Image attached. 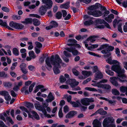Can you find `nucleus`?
I'll return each mask as SVG.
<instances>
[{"mask_svg": "<svg viewBox=\"0 0 127 127\" xmlns=\"http://www.w3.org/2000/svg\"><path fill=\"white\" fill-rule=\"evenodd\" d=\"M32 113L33 115V116L30 113V112L28 113L29 117L32 119L33 118V117L37 120H39L40 119V118L36 112L33 111H32Z\"/></svg>", "mask_w": 127, "mask_h": 127, "instance_id": "f8f14e48", "label": "nucleus"}, {"mask_svg": "<svg viewBox=\"0 0 127 127\" xmlns=\"http://www.w3.org/2000/svg\"><path fill=\"white\" fill-rule=\"evenodd\" d=\"M93 127H101V123L97 119H95L93 122Z\"/></svg>", "mask_w": 127, "mask_h": 127, "instance_id": "ddd939ff", "label": "nucleus"}, {"mask_svg": "<svg viewBox=\"0 0 127 127\" xmlns=\"http://www.w3.org/2000/svg\"><path fill=\"white\" fill-rule=\"evenodd\" d=\"M87 14L95 17H99L102 15V12L99 10H94L93 11H89L88 12Z\"/></svg>", "mask_w": 127, "mask_h": 127, "instance_id": "0eeeda50", "label": "nucleus"}, {"mask_svg": "<svg viewBox=\"0 0 127 127\" xmlns=\"http://www.w3.org/2000/svg\"><path fill=\"white\" fill-rule=\"evenodd\" d=\"M44 88V87L43 85H38L35 87V89L33 91V93H36L39 91V89Z\"/></svg>", "mask_w": 127, "mask_h": 127, "instance_id": "aec40b11", "label": "nucleus"}, {"mask_svg": "<svg viewBox=\"0 0 127 127\" xmlns=\"http://www.w3.org/2000/svg\"><path fill=\"white\" fill-rule=\"evenodd\" d=\"M71 80L72 82H74V83H75V85L76 86H77L79 84V82L78 81H76V80L74 79H70L69 80H67L66 82H67L68 81H70V80Z\"/></svg>", "mask_w": 127, "mask_h": 127, "instance_id": "c03bdc74", "label": "nucleus"}, {"mask_svg": "<svg viewBox=\"0 0 127 127\" xmlns=\"http://www.w3.org/2000/svg\"><path fill=\"white\" fill-rule=\"evenodd\" d=\"M4 86L6 87L10 88L12 86V84L10 82H5L4 84Z\"/></svg>", "mask_w": 127, "mask_h": 127, "instance_id": "864d4df0", "label": "nucleus"}, {"mask_svg": "<svg viewBox=\"0 0 127 127\" xmlns=\"http://www.w3.org/2000/svg\"><path fill=\"white\" fill-rule=\"evenodd\" d=\"M115 53L117 54V56L118 57H119L121 56L120 55V52L119 49L118 48H117L115 49Z\"/></svg>", "mask_w": 127, "mask_h": 127, "instance_id": "de8ad7c7", "label": "nucleus"}, {"mask_svg": "<svg viewBox=\"0 0 127 127\" xmlns=\"http://www.w3.org/2000/svg\"><path fill=\"white\" fill-rule=\"evenodd\" d=\"M103 75L101 72L100 71H98L96 72L95 75L94 80L97 81L98 79H101L103 78Z\"/></svg>", "mask_w": 127, "mask_h": 127, "instance_id": "9b49d317", "label": "nucleus"}, {"mask_svg": "<svg viewBox=\"0 0 127 127\" xmlns=\"http://www.w3.org/2000/svg\"><path fill=\"white\" fill-rule=\"evenodd\" d=\"M73 50L72 51L71 53L74 56H77L78 53V51L76 49L75 47H73Z\"/></svg>", "mask_w": 127, "mask_h": 127, "instance_id": "a19ab883", "label": "nucleus"}, {"mask_svg": "<svg viewBox=\"0 0 127 127\" xmlns=\"http://www.w3.org/2000/svg\"><path fill=\"white\" fill-rule=\"evenodd\" d=\"M96 24L95 25V28L102 29L105 27L107 28L111 29L109 24L103 19H98L95 20Z\"/></svg>", "mask_w": 127, "mask_h": 127, "instance_id": "20e7f679", "label": "nucleus"}, {"mask_svg": "<svg viewBox=\"0 0 127 127\" xmlns=\"http://www.w3.org/2000/svg\"><path fill=\"white\" fill-rule=\"evenodd\" d=\"M88 53H89V54L91 55H92L95 57H100L99 56V55L90 52V51H88Z\"/></svg>", "mask_w": 127, "mask_h": 127, "instance_id": "8fccbe9b", "label": "nucleus"}, {"mask_svg": "<svg viewBox=\"0 0 127 127\" xmlns=\"http://www.w3.org/2000/svg\"><path fill=\"white\" fill-rule=\"evenodd\" d=\"M120 91L123 93H124L127 90V87L122 86L120 88Z\"/></svg>", "mask_w": 127, "mask_h": 127, "instance_id": "ea45409f", "label": "nucleus"}, {"mask_svg": "<svg viewBox=\"0 0 127 127\" xmlns=\"http://www.w3.org/2000/svg\"><path fill=\"white\" fill-rule=\"evenodd\" d=\"M95 9H97L100 7L101 4L98 3H96L95 5H93Z\"/></svg>", "mask_w": 127, "mask_h": 127, "instance_id": "09e8293b", "label": "nucleus"}, {"mask_svg": "<svg viewBox=\"0 0 127 127\" xmlns=\"http://www.w3.org/2000/svg\"><path fill=\"white\" fill-rule=\"evenodd\" d=\"M93 23V21L91 19H90L88 20L85 21L84 24L85 26H89L92 25Z\"/></svg>", "mask_w": 127, "mask_h": 127, "instance_id": "4be33fe9", "label": "nucleus"}, {"mask_svg": "<svg viewBox=\"0 0 127 127\" xmlns=\"http://www.w3.org/2000/svg\"><path fill=\"white\" fill-rule=\"evenodd\" d=\"M122 23H120L119 24L118 26V31L122 33H123L122 28Z\"/></svg>", "mask_w": 127, "mask_h": 127, "instance_id": "79ce46f5", "label": "nucleus"}, {"mask_svg": "<svg viewBox=\"0 0 127 127\" xmlns=\"http://www.w3.org/2000/svg\"><path fill=\"white\" fill-rule=\"evenodd\" d=\"M25 20V21H22L21 23L23 24L25 23L27 24L32 23V22L33 19L30 18H26Z\"/></svg>", "mask_w": 127, "mask_h": 127, "instance_id": "f3484780", "label": "nucleus"}, {"mask_svg": "<svg viewBox=\"0 0 127 127\" xmlns=\"http://www.w3.org/2000/svg\"><path fill=\"white\" fill-rule=\"evenodd\" d=\"M42 2L45 4V5L41 6L39 10V13L41 16L44 15L47 9H50L52 5L53 2L51 0H42Z\"/></svg>", "mask_w": 127, "mask_h": 127, "instance_id": "f03ea898", "label": "nucleus"}, {"mask_svg": "<svg viewBox=\"0 0 127 127\" xmlns=\"http://www.w3.org/2000/svg\"><path fill=\"white\" fill-rule=\"evenodd\" d=\"M56 17L58 19H61L62 17V13L60 11L56 13Z\"/></svg>", "mask_w": 127, "mask_h": 127, "instance_id": "2f4dec72", "label": "nucleus"}, {"mask_svg": "<svg viewBox=\"0 0 127 127\" xmlns=\"http://www.w3.org/2000/svg\"><path fill=\"white\" fill-rule=\"evenodd\" d=\"M67 45L69 46H74L75 47L78 48H81L80 45L79 44L76 43H68Z\"/></svg>", "mask_w": 127, "mask_h": 127, "instance_id": "cd10ccee", "label": "nucleus"}, {"mask_svg": "<svg viewBox=\"0 0 127 127\" xmlns=\"http://www.w3.org/2000/svg\"><path fill=\"white\" fill-rule=\"evenodd\" d=\"M58 115L59 117L60 118H62L63 115V114L62 112V110L60 109L58 113Z\"/></svg>", "mask_w": 127, "mask_h": 127, "instance_id": "0e129e2a", "label": "nucleus"}, {"mask_svg": "<svg viewBox=\"0 0 127 127\" xmlns=\"http://www.w3.org/2000/svg\"><path fill=\"white\" fill-rule=\"evenodd\" d=\"M77 114L76 111L72 110L69 112L66 115L65 117L67 119H70L74 117Z\"/></svg>", "mask_w": 127, "mask_h": 127, "instance_id": "9d476101", "label": "nucleus"}, {"mask_svg": "<svg viewBox=\"0 0 127 127\" xmlns=\"http://www.w3.org/2000/svg\"><path fill=\"white\" fill-rule=\"evenodd\" d=\"M101 53L103 54H106L109 53H111L109 50L107 48L105 50H103L101 51Z\"/></svg>", "mask_w": 127, "mask_h": 127, "instance_id": "6e6d98bb", "label": "nucleus"}, {"mask_svg": "<svg viewBox=\"0 0 127 127\" xmlns=\"http://www.w3.org/2000/svg\"><path fill=\"white\" fill-rule=\"evenodd\" d=\"M51 23L53 25L52 26L53 28H57L59 26L58 24L55 21H52L51 22Z\"/></svg>", "mask_w": 127, "mask_h": 127, "instance_id": "4c0bfd02", "label": "nucleus"}, {"mask_svg": "<svg viewBox=\"0 0 127 127\" xmlns=\"http://www.w3.org/2000/svg\"><path fill=\"white\" fill-rule=\"evenodd\" d=\"M111 69L112 70L116 72L118 74V76L119 77L122 79H124L126 77L124 74L125 73V70L124 68L122 69L120 64L112 65Z\"/></svg>", "mask_w": 127, "mask_h": 127, "instance_id": "7ed1b4c3", "label": "nucleus"}, {"mask_svg": "<svg viewBox=\"0 0 127 127\" xmlns=\"http://www.w3.org/2000/svg\"><path fill=\"white\" fill-rule=\"evenodd\" d=\"M110 12L108 10H107L105 11V12H104L103 14L102 13L103 17H106L107 16V15Z\"/></svg>", "mask_w": 127, "mask_h": 127, "instance_id": "052dcab7", "label": "nucleus"}, {"mask_svg": "<svg viewBox=\"0 0 127 127\" xmlns=\"http://www.w3.org/2000/svg\"><path fill=\"white\" fill-rule=\"evenodd\" d=\"M32 22H33V24L35 26H38L40 24V22L36 19H33Z\"/></svg>", "mask_w": 127, "mask_h": 127, "instance_id": "5701e85b", "label": "nucleus"}, {"mask_svg": "<svg viewBox=\"0 0 127 127\" xmlns=\"http://www.w3.org/2000/svg\"><path fill=\"white\" fill-rule=\"evenodd\" d=\"M13 19L14 20H19L20 18V16H17V15H13L12 17Z\"/></svg>", "mask_w": 127, "mask_h": 127, "instance_id": "338daca9", "label": "nucleus"}, {"mask_svg": "<svg viewBox=\"0 0 127 127\" xmlns=\"http://www.w3.org/2000/svg\"><path fill=\"white\" fill-rule=\"evenodd\" d=\"M50 61L51 64L54 65L53 70L54 73L56 74L59 73L60 71L59 68L61 67L60 64L62 63V61L58 55L56 54L55 56L52 55L50 58L49 57L46 58L45 60L47 66L51 68L52 66Z\"/></svg>", "mask_w": 127, "mask_h": 127, "instance_id": "f257e3e1", "label": "nucleus"}, {"mask_svg": "<svg viewBox=\"0 0 127 127\" xmlns=\"http://www.w3.org/2000/svg\"><path fill=\"white\" fill-rule=\"evenodd\" d=\"M1 9L3 11L6 12H9L10 11L9 9L5 6L2 7Z\"/></svg>", "mask_w": 127, "mask_h": 127, "instance_id": "5fc2aeb1", "label": "nucleus"}, {"mask_svg": "<svg viewBox=\"0 0 127 127\" xmlns=\"http://www.w3.org/2000/svg\"><path fill=\"white\" fill-rule=\"evenodd\" d=\"M9 25L11 27L17 30H22L24 27V26L21 24L13 21L10 22Z\"/></svg>", "mask_w": 127, "mask_h": 127, "instance_id": "423d86ee", "label": "nucleus"}, {"mask_svg": "<svg viewBox=\"0 0 127 127\" xmlns=\"http://www.w3.org/2000/svg\"><path fill=\"white\" fill-rule=\"evenodd\" d=\"M0 95L4 96V98L6 101H9L11 99V97L8 91L4 90L0 91Z\"/></svg>", "mask_w": 127, "mask_h": 127, "instance_id": "6e6552de", "label": "nucleus"}, {"mask_svg": "<svg viewBox=\"0 0 127 127\" xmlns=\"http://www.w3.org/2000/svg\"><path fill=\"white\" fill-rule=\"evenodd\" d=\"M114 119L112 117H109L103 120L102 124L103 127H116L115 125L113 124Z\"/></svg>", "mask_w": 127, "mask_h": 127, "instance_id": "39448f33", "label": "nucleus"}, {"mask_svg": "<svg viewBox=\"0 0 127 127\" xmlns=\"http://www.w3.org/2000/svg\"><path fill=\"white\" fill-rule=\"evenodd\" d=\"M106 61L108 63L110 64H112V58L111 57H110L107 59H106Z\"/></svg>", "mask_w": 127, "mask_h": 127, "instance_id": "4d7b16f0", "label": "nucleus"}, {"mask_svg": "<svg viewBox=\"0 0 127 127\" xmlns=\"http://www.w3.org/2000/svg\"><path fill=\"white\" fill-rule=\"evenodd\" d=\"M72 71L73 74L76 76H78L79 74V72L75 69H72Z\"/></svg>", "mask_w": 127, "mask_h": 127, "instance_id": "37998d69", "label": "nucleus"}, {"mask_svg": "<svg viewBox=\"0 0 127 127\" xmlns=\"http://www.w3.org/2000/svg\"><path fill=\"white\" fill-rule=\"evenodd\" d=\"M119 78L117 77H112L110 78L111 80L110 82L113 86L115 87H118L119 84L117 80Z\"/></svg>", "mask_w": 127, "mask_h": 127, "instance_id": "1a4fd4ad", "label": "nucleus"}, {"mask_svg": "<svg viewBox=\"0 0 127 127\" xmlns=\"http://www.w3.org/2000/svg\"><path fill=\"white\" fill-rule=\"evenodd\" d=\"M35 83L33 82L32 84L29 87V92L30 93H31L33 90V88L34 87L35 85Z\"/></svg>", "mask_w": 127, "mask_h": 127, "instance_id": "72a5a7b5", "label": "nucleus"}, {"mask_svg": "<svg viewBox=\"0 0 127 127\" xmlns=\"http://www.w3.org/2000/svg\"><path fill=\"white\" fill-rule=\"evenodd\" d=\"M59 80L60 83H63L66 80V79L63 75H61L60 76Z\"/></svg>", "mask_w": 127, "mask_h": 127, "instance_id": "473e14b6", "label": "nucleus"}, {"mask_svg": "<svg viewBox=\"0 0 127 127\" xmlns=\"http://www.w3.org/2000/svg\"><path fill=\"white\" fill-rule=\"evenodd\" d=\"M81 103L82 105L85 106H87L90 104V103H89L87 98H85L81 99Z\"/></svg>", "mask_w": 127, "mask_h": 127, "instance_id": "2eb2a0df", "label": "nucleus"}, {"mask_svg": "<svg viewBox=\"0 0 127 127\" xmlns=\"http://www.w3.org/2000/svg\"><path fill=\"white\" fill-rule=\"evenodd\" d=\"M76 102H77L80 105L79 107H80L81 110L83 112H85L87 109V107L82 105L81 103L78 101L77 100Z\"/></svg>", "mask_w": 127, "mask_h": 127, "instance_id": "a211bd4d", "label": "nucleus"}, {"mask_svg": "<svg viewBox=\"0 0 127 127\" xmlns=\"http://www.w3.org/2000/svg\"><path fill=\"white\" fill-rule=\"evenodd\" d=\"M108 46V44L102 45H101L100 47L97 50H101L105 48H107Z\"/></svg>", "mask_w": 127, "mask_h": 127, "instance_id": "c85d7f7f", "label": "nucleus"}, {"mask_svg": "<svg viewBox=\"0 0 127 127\" xmlns=\"http://www.w3.org/2000/svg\"><path fill=\"white\" fill-rule=\"evenodd\" d=\"M29 54L30 57H32L33 59L35 58L36 56L34 55V53L33 51H32L29 52Z\"/></svg>", "mask_w": 127, "mask_h": 127, "instance_id": "58836bf2", "label": "nucleus"}, {"mask_svg": "<svg viewBox=\"0 0 127 127\" xmlns=\"http://www.w3.org/2000/svg\"><path fill=\"white\" fill-rule=\"evenodd\" d=\"M13 53L15 56H18L19 55V52L18 49L16 48H14L13 49Z\"/></svg>", "mask_w": 127, "mask_h": 127, "instance_id": "a878e982", "label": "nucleus"}, {"mask_svg": "<svg viewBox=\"0 0 127 127\" xmlns=\"http://www.w3.org/2000/svg\"><path fill=\"white\" fill-rule=\"evenodd\" d=\"M105 72L107 74L111 76H113L114 75V72L112 71L109 69L106 70Z\"/></svg>", "mask_w": 127, "mask_h": 127, "instance_id": "c9c22d12", "label": "nucleus"}, {"mask_svg": "<svg viewBox=\"0 0 127 127\" xmlns=\"http://www.w3.org/2000/svg\"><path fill=\"white\" fill-rule=\"evenodd\" d=\"M35 44L36 46V47L38 48H40L42 47V44L39 42L36 41L35 42Z\"/></svg>", "mask_w": 127, "mask_h": 127, "instance_id": "49530a36", "label": "nucleus"}, {"mask_svg": "<svg viewBox=\"0 0 127 127\" xmlns=\"http://www.w3.org/2000/svg\"><path fill=\"white\" fill-rule=\"evenodd\" d=\"M82 73L84 76L85 78H86L89 76L91 74L92 72L91 71H83Z\"/></svg>", "mask_w": 127, "mask_h": 127, "instance_id": "dca6fc26", "label": "nucleus"}, {"mask_svg": "<svg viewBox=\"0 0 127 127\" xmlns=\"http://www.w3.org/2000/svg\"><path fill=\"white\" fill-rule=\"evenodd\" d=\"M73 47H71L70 48L67 47L65 48V49L70 52H72V51L73 50Z\"/></svg>", "mask_w": 127, "mask_h": 127, "instance_id": "680f3d73", "label": "nucleus"}, {"mask_svg": "<svg viewBox=\"0 0 127 127\" xmlns=\"http://www.w3.org/2000/svg\"><path fill=\"white\" fill-rule=\"evenodd\" d=\"M64 54L66 57H71V54L70 53H68L66 51H64Z\"/></svg>", "mask_w": 127, "mask_h": 127, "instance_id": "13d9d810", "label": "nucleus"}, {"mask_svg": "<svg viewBox=\"0 0 127 127\" xmlns=\"http://www.w3.org/2000/svg\"><path fill=\"white\" fill-rule=\"evenodd\" d=\"M0 25L3 27H5L6 28L8 26L7 23L6 22H3L1 19H0Z\"/></svg>", "mask_w": 127, "mask_h": 127, "instance_id": "f704fd0d", "label": "nucleus"}, {"mask_svg": "<svg viewBox=\"0 0 127 127\" xmlns=\"http://www.w3.org/2000/svg\"><path fill=\"white\" fill-rule=\"evenodd\" d=\"M7 121H8L9 123H11L12 125L14 124V122L11 118L9 117H7L6 118Z\"/></svg>", "mask_w": 127, "mask_h": 127, "instance_id": "3c124183", "label": "nucleus"}, {"mask_svg": "<svg viewBox=\"0 0 127 127\" xmlns=\"http://www.w3.org/2000/svg\"><path fill=\"white\" fill-rule=\"evenodd\" d=\"M25 106L28 108H32L34 107L33 104L32 103L30 102H26V103Z\"/></svg>", "mask_w": 127, "mask_h": 127, "instance_id": "393cba45", "label": "nucleus"}, {"mask_svg": "<svg viewBox=\"0 0 127 127\" xmlns=\"http://www.w3.org/2000/svg\"><path fill=\"white\" fill-rule=\"evenodd\" d=\"M101 82H100V81L98 82L97 83V87L99 88L103 89L104 84H101Z\"/></svg>", "mask_w": 127, "mask_h": 127, "instance_id": "e2e57ef3", "label": "nucleus"}, {"mask_svg": "<svg viewBox=\"0 0 127 127\" xmlns=\"http://www.w3.org/2000/svg\"><path fill=\"white\" fill-rule=\"evenodd\" d=\"M8 77L7 74H5L4 71H2L0 72V77H3V78H6Z\"/></svg>", "mask_w": 127, "mask_h": 127, "instance_id": "bb28decb", "label": "nucleus"}, {"mask_svg": "<svg viewBox=\"0 0 127 127\" xmlns=\"http://www.w3.org/2000/svg\"><path fill=\"white\" fill-rule=\"evenodd\" d=\"M26 64L24 63H22L21 64L20 66L21 70V69H25L26 67Z\"/></svg>", "mask_w": 127, "mask_h": 127, "instance_id": "603ef678", "label": "nucleus"}, {"mask_svg": "<svg viewBox=\"0 0 127 127\" xmlns=\"http://www.w3.org/2000/svg\"><path fill=\"white\" fill-rule=\"evenodd\" d=\"M60 88L61 89H67L69 88L68 86L67 85H62L60 86Z\"/></svg>", "mask_w": 127, "mask_h": 127, "instance_id": "bf43d9fd", "label": "nucleus"}, {"mask_svg": "<svg viewBox=\"0 0 127 127\" xmlns=\"http://www.w3.org/2000/svg\"><path fill=\"white\" fill-rule=\"evenodd\" d=\"M97 111L98 112V113L101 115H105L107 114V112L104 111L103 109L102 108L99 109L97 110Z\"/></svg>", "mask_w": 127, "mask_h": 127, "instance_id": "412c9836", "label": "nucleus"}, {"mask_svg": "<svg viewBox=\"0 0 127 127\" xmlns=\"http://www.w3.org/2000/svg\"><path fill=\"white\" fill-rule=\"evenodd\" d=\"M111 88V86L109 84H104L103 85V89L110 90Z\"/></svg>", "mask_w": 127, "mask_h": 127, "instance_id": "c756f323", "label": "nucleus"}, {"mask_svg": "<svg viewBox=\"0 0 127 127\" xmlns=\"http://www.w3.org/2000/svg\"><path fill=\"white\" fill-rule=\"evenodd\" d=\"M112 93L114 95H118L120 93L116 89H113L112 90Z\"/></svg>", "mask_w": 127, "mask_h": 127, "instance_id": "b1692460", "label": "nucleus"}, {"mask_svg": "<svg viewBox=\"0 0 127 127\" xmlns=\"http://www.w3.org/2000/svg\"><path fill=\"white\" fill-rule=\"evenodd\" d=\"M67 42L70 43H77V41L74 39H69L67 40Z\"/></svg>", "mask_w": 127, "mask_h": 127, "instance_id": "e433bc0d", "label": "nucleus"}, {"mask_svg": "<svg viewBox=\"0 0 127 127\" xmlns=\"http://www.w3.org/2000/svg\"><path fill=\"white\" fill-rule=\"evenodd\" d=\"M97 38L96 35H93L90 36L87 39V41H90L91 42H94L95 41V38Z\"/></svg>", "mask_w": 127, "mask_h": 127, "instance_id": "6ab92c4d", "label": "nucleus"}, {"mask_svg": "<svg viewBox=\"0 0 127 127\" xmlns=\"http://www.w3.org/2000/svg\"><path fill=\"white\" fill-rule=\"evenodd\" d=\"M123 30L125 32H127V22L125 23V25L123 27Z\"/></svg>", "mask_w": 127, "mask_h": 127, "instance_id": "774afa93", "label": "nucleus"}, {"mask_svg": "<svg viewBox=\"0 0 127 127\" xmlns=\"http://www.w3.org/2000/svg\"><path fill=\"white\" fill-rule=\"evenodd\" d=\"M70 103L72 104V106L74 107H79L80 105L76 101H71Z\"/></svg>", "mask_w": 127, "mask_h": 127, "instance_id": "7c9ffc66", "label": "nucleus"}, {"mask_svg": "<svg viewBox=\"0 0 127 127\" xmlns=\"http://www.w3.org/2000/svg\"><path fill=\"white\" fill-rule=\"evenodd\" d=\"M0 127H8L5 125L4 123L2 121H0Z\"/></svg>", "mask_w": 127, "mask_h": 127, "instance_id": "69168bd1", "label": "nucleus"}, {"mask_svg": "<svg viewBox=\"0 0 127 127\" xmlns=\"http://www.w3.org/2000/svg\"><path fill=\"white\" fill-rule=\"evenodd\" d=\"M92 70L93 73H95L98 72V71H99L98 70V67L96 65L94 66Z\"/></svg>", "mask_w": 127, "mask_h": 127, "instance_id": "a18cd8bd", "label": "nucleus"}, {"mask_svg": "<svg viewBox=\"0 0 127 127\" xmlns=\"http://www.w3.org/2000/svg\"><path fill=\"white\" fill-rule=\"evenodd\" d=\"M85 89L91 91L96 92L99 93L101 94L102 93V90L101 89H98V90L94 88L89 87H86L85 88Z\"/></svg>", "mask_w": 127, "mask_h": 127, "instance_id": "4468645a", "label": "nucleus"}]
</instances>
